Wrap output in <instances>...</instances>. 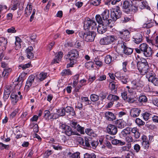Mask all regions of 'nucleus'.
I'll return each instance as SVG.
<instances>
[{"mask_svg":"<svg viewBox=\"0 0 158 158\" xmlns=\"http://www.w3.org/2000/svg\"><path fill=\"white\" fill-rule=\"evenodd\" d=\"M136 3L135 1L134 0L125 1L123 3V9L128 14H134L138 10V7L135 5Z\"/></svg>","mask_w":158,"mask_h":158,"instance_id":"1","label":"nucleus"},{"mask_svg":"<svg viewBox=\"0 0 158 158\" xmlns=\"http://www.w3.org/2000/svg\"><path fill=\"white\" fill-rule=\"evenodd\" d=\"M138 69L142 75L149 73H151L152 71L150 70L148 64L142 62H138L137 64Z\"/></svg>","mask_w":158,"mask_h":158,"instance_id":"2","label":"nucleus"},{"mask_svg":"<svg viewBox=\"0 0 158 158\" xmlns=\"http://www.w3.org/2000/svg\"><path fill=\"white\" fill-rule=\"evenodd\" d=\"M96 25L97 23L95 21L89 18L86 19L84 22V28L85 30L95 29Z\"/></svg>","mask_w":158,"mask_h":158,"instance_id":"3","label":"nucleus"},{"mask_svg":"<svg viewBox=\"0 0 158 158\" xmlns=\"http://www.w3.org/2000/svg\"><path fill=\"white\" fill-rule=\"evenodd\" d=\"M122 12L120 10V7L117 6L116 8L112 9L110 10V17L114 21H116L121 16Z\"/></svg>","mask_w":158,"mask_h":158,"instance_id":"4","label":"nucleus"},{"mask_svg":"<svg viewBox=\"0 0 158 158\" xmlns=\"http://www.w3.org/2000/svg\"><path fill=\"white\" fill-rule=\"evenodd\" d=\"M117 40V37L114 35H109L101 39L100 43L102 45H107Z\"/></svg>","mask_w":158,"mask_h":158,"instance_id":"5","label":"nucleus"},{"mask_svg":"<svg viewBox=\"0 0 158 158\" xmlns=\"http://www.w3.org/2000/svg\"><path fill=\"white\" fill-rule=\"evenodd\" d=\"M66 58L69 59L70 61L73 60L77 61V59L79 56V52L76 49L70 50L67 55Z\"/></svg>","mask_w":158,"mask_h":158,"instance_id":"6","label":"nucleus"},{"mask_svg":"<svg viewBox=\"0 0 158 158\" xmlns=\"http://www.w3.org/2000/svg\"><path fill=\"white\" fill-rule=\"evenodd\" d=\"M96 33L94 31H89L84 33V38L87 42H92L94 40Z\"/></svg>","mask_w":158,"mask_h":158,"instance_id":"7","label":"nucleus"},{"mask_svg":"<svg viewBox=\"0 0 158 158\" xmlns=\"http://www.w3.org/2000/svg\"><path fill=\"white\" fill-rule=\"evenodd\" d=\"M60 127L62 130V131L65 132V134L68 136L75 134V132L73 131L71 127L67 125L62 124Z\"/></svg>","mask_w":158,"mask_h":158,"instance_id":"8","label":"nucleus"},{"mask_svg":"<svg viewBox=\"0 0 158 158\" xmlns=\"http://www.w3.org/2000/svg\"><path fill=\"white\" fill-rule=\"evenodd\" d=\"M79 144L86 148H91L90 144L92 142V139L90 137H85L84 139L81 138L79 140Z\"/></svg>","mask_w":158,"mask_h":158,"instance_id":"9","label":"nucleus"},{"mask_svg":"<svg viewBox=\"0 0 158 158\" xmlns=\"http://www.w3.org/2000/svg\"><path fill=\"white\" fill-rule=\"evenodd\" d=\"M118 34L119 37L125 40H129L130 37V33L127 30H123L118 31Z\"/></svg>","mask_w":158,"mask_h":158,"instance_id":"10","label":"nucleus"},{"mask_svg":"<svg viewBox=\"0 0 158 158\" xmlns=\"http://www.w3.org/2000/svg\"><path fill=\"white\" fill-rule=\"evenodd\" d=\"M103 20H104V23L105 25H109L110 22V21L111 20L110 19H108L110 16L109 11L107 10H105L101 14Z\"/></svg>","mask_w":158,"mask_h":158,"instance_id":"11","label":"nucleus"},{"mask_svg":"<svg viewBox=\"0 0 158 158\" xmlns=\"http://www.w3.org/2000/svg\"><path fill=\"white\" fill-rule=\"evenodd\" d=\"M107 132L112 135H115L117 132V128L115 126L110 124L107 127Z\"/></svg>","mask_w":158,"mask_h":158,"instance_id":"12","label":"nucleus"},{"mask_svg":"<svg viewBox=\"0 0 158 158\" xmlns=\"http://www.w3.org/2000/svg\"><path fill=\"white\" fill-rule=\"evenodd\" d=\"M154 73L152 72L151 73H149L146 74V77L148 78L149 81L152 82L155 85H156L157 83V81L158 78L155 77L154 75Z\"/></svg>","mask_w":158,"mask_h":158,"instance_id":"13","label":"nucleus"},{"mask_svg":"<svg viewBox=\"0 0 158 158\" xmlns=\"http://www.w3.org/2000/svg\"><path fill=\"white\" fill-rule=\"evenodd\" d=\"M35 77L34 75H31L29 77L26 83L25 89L26 91H27L29 90V88L31 86L33 82Z\"/></svg>","mask_w":158,"mask_h":158,"instance_id":"14","label":"nucleus"},{"mask_svg":"<svg viewBox=\"0 0 158 158\" xmlns=\"http://www.w3.org/2000/svg\"><path fill=\"white\" fill-rule=\"evenodd\" d=\"M108 25H105L104 23L99 24L97 28V31L100 34H102L107 30V26Z\"/></svg>","mask_w":158,"mask_h":158,"instance_id":"15","label":"nucleus"},{"mask_svg":"<svg viewBox=\"0 0 158 158\" xmlns=\"http://www.w3.org/2000/svg\"><path fill=\"white\" fill-rule=\"evenodd\" d=\"M141 112V110L138 108L131 109L130 110V115L133 117L135 118L138 116Z\"/></svg>","mask_w":158,"mask_h":158,"instance_id":"16","label":"nucleus"},{"mask_svg":"<svg viewBox=\"0 0 158 158\" xmlns=\"http://www.w3.org/2000/svg\"><path fill=\"white\" fill-rule=\"evenodd\" d=\"M63 57V53L61 52L56 53L55 54V57L53 60L52 63L54 64L59 63L58 61H60Z\"/></svg>","mask_w":158,"mask_h":158,"instance_id":"17","label":"nucleus"},{"mask_svg":"<svg viewBox=\"0 0 158 158\" xmlns=\"http://www.w3.org/2000/svg\"><path fill=\"white\" fill-rule=\"evenodd\" d=\"M105 116L108 120L113 121L116 119L114 114L111 112H106L105 113Z\"/></svg>","mask_w":158,"mask_h":158,"instance_id":"18","label":"nucleus"},{"mask_svg":"<svg viewBox=\"0 0 158 158\" xmlns=\"http://www.w3.org/2000/svg\"><path fill=\"white\" fill-rule=\"evenodd\" d=\"M131 133L134 134L133 136L135 139H138L140 136V133L137 127H133L132 128Z\"/></svg>","mask_w":158,"mask_h":158,"instance_id":"19","label":"nucleus"},{"mask_svg":"<svg viewBox=\"0 0 158 158\" xmlns=\"http://www.w3.org/2000/svg\"><path fill=\"white\" fill-rule=\"evenodd\" d=\"M65 110V112L68 113L72 116H74L75 115V111L73 108L70 106H67L64 108Z\"/></svg>","mask_w":158,"mask_h":158,"instance_id":"20","label":"nucleus"},{"mask_svg":"<svg viewBox=\"0 0 158 158\" xmlns=\"http://www.w3.org/2000/svg\"><path fill=\"white\" fill-rule=\"evenodd\" d=\"M132 128L131 127H127L123 129L121 131V134L123 136L125 137L128 135H130L132 131Z\"/></svg>","mask_w":158,"mask_h":158,"instance_id":"21","label":"nucleus"},{"mask_svg":"<svg viewBox=\"0 0 158 158\" xmlns=\"http://www.w3.org/2000/svg\"><path fill=\"white\" fill-rule=\"evenodd\" d=\"M143 52L144 55L146 57H149L152 55V51L151 47H149Z\"/></svg>","mask_w":158,"mask_h":158,"instance_id":"22","label":"nucleus"},{"mask_svg":"<svg viewBox=\"0 0 158 158\" xmlns=\"http://www.w3.org/2000/svg\"><path fill=\"white\" fill-rule=\"evenodd\" d=\"M10 98L12 102L14 104H15L18 101V96L17 95L15 94L14 93H12L10 95Z\"/></svg>","mask_w":158,"mask_h":158,"instance_id":"23","label":"nucleus"},{"mask_svg":"<svg viewBox=\"0 0 158 158\" xmlns=\"http://www.w3.org/2000/svg\"><path fill=\"white\" fill-rule=\"evenodd\" d=\"M142 35L140 34H138L134 38V41L137 44H139L142 40Z\"/></svg>","mask_w":158,"mask_h":158,"instance_id":"24","label":"nucleus"},{"mask_svg":"<svg viewBox=\"0 0 158 158\" xmlns=\"http://www.w3.org/2000/svg\"><path fill=\"white\" fill-rule=\"evenodd\" d=\"M112 144L113 145H119L121 146H122L124 145L125 142L123 141H122L120 140H118L117 139H113L111 141Z\"/></svg>","mask_w":158,"mask_h":158,"instance_id":"25","label":"nucleus"},{"mask_svg":"<svg viewBox=\"0 0 158 158\" xmlns=\"http://www.w3.org/2000/svg\"><path fill=\"white\" fill-rule=\"evenodd\" d=\"M139 7L141 9L145 8L148 9L149 7L148 6V3L145 1L141 2L139 5Z\"/></svg>","mask_w":158,"mask_h":158,"instance_id":"26","label":"nucleus"},{"mask_svg":"<svg viewBox=\"0 0 158 158\" xmlns=\"http://www.w3.org/2000/svg\"><path fill=\"white\" fill-rule=\"evenodd\" d=\"M123 52L127 55H129L131 54L133 52V49L129 48L126 47L123 50Z\"/></svg>","mask_w":158,"mask_h":158,"instance_id":"27","label":"nucleus"},{"mask_svg":"<svg viewBox=\"0 0 158 158\" xmlns=\"http://www.w3.org/2000/svg\"><path fill=\"white\" fill-rule=\"evenodd\" d=\"M149 47L148 45L146 43H143L141 44L139 46V48L142 52L147 50V49Z\"/></svg>","mask_w":158,"mask_h":158,"instance_id":"28","label":"nucleus"},{"mask_svg":"<svg viewBox=\"0 0 158 158\" xmlns=\"http://www.w3.org/2000/svg\"><path fill=\"white\" fill-rule=\"evenodd\" d=\"M44 116L45 118H48L50 117L51 118L54 119L55 118L54 117V114L50 113V112L48 110H45L44 111Z\"/></svg>","mask_w":158,"mask_h":158,"instance_id":"29","label":"nucleus"},{"mask_svg":"<svg viewBox=\"0 0 158 158\" xmlns=\"http://www.w3.org/2000/svg\"><path fill=\"white\" fill-rule=\"evenodd\" d=\"M68 155L69 157L71 158H80V153L78 152H76L74 153H72L70 152L69 153Z\"/></svg>","mask_w":158,"mask_h":158,"instance_id":"30","label":"nucleus"},{"mask_svg":"<svg viewBox=\"0 0 158 158\" xmlns=\"http://www.w3.org/2000/svg\"><path fill=\"white\" fill-rule=\"evenodd\" d=\"M101 16H102L99 15H97L95 16L96 20L99 24H104V20L103 21V19L102 18V17Z\"/></svg>","mask_w":158,"mask_h":158,"instance_id":"31","label":"nucleus"},{"mask_svg":"<svg viewBox=\"0 0 158 158\" xmlns=\"http://www.w3.org/2000/svg\"><path fill=\"white\" fill-rule=\"evenodd\" d=\"M135 122L139 126H142L145 124V122L139 118H136Z\"/></svg>","mask_w":158,"mask_h":158,"instance_id":"32","label":"nucleus"},{"mask_svg":"<svg viewBox=\"0 0 158 158\" xmlns=\"http://www.w3.org/2000/svg\"><path fill=\"white\" fill-rule=\"evenodd\" d=\"M11 69L10 68L5 69L2 73V76L4 77L7 76L9 75V72L11 71Z\"/></svg>","mask_w":158,"mask_h":158,"instance_id":"33","label":"nucleus"},{"mask_svg":"<svg viewBox=\"0 0 158 158\" xmlns=\"http://www.w3.org/2000/svg\"><path fill=\"white\" fill-rule=\"evenodd\" d=\"M71 74V72L69 69L64 70L61 73V75L62 76L68 75Z\"/></svg>","mask_w":158,"mask_h":158,"instance_id":"34","label":"nucleus"},{"mask_svg":"<svg viewBox=\"0 0 158 158\" xmlns=\"http://www.w3.org/2000/svg\"><path fill=\"white\" fill-rule=\"evenodd\" d=\"M90 98L91 100L94 102L97 101L99 99L98 96L95 94H92Z\"/></svg>","mask_w":158,"mask_h":158,"instance_id":"35","label":"nucleus"},{"mask_svg":"<svg viewBox=\"0 0 158 158\" xmlns=\"http://www.w3.org/2000/svg\"><path fill=\"white\" fill-rule=\"evenodd\" d=\"M7 40L4 38H1L0 39V46H6Z\"/></svg>","mask_w":158,"mask_h":158,"instance_id":"36","label":"nucleus"},{"mask_svg":"<svg viewBox=\"0 0 158 158\" xmlns=\"http://www.w3.org/2000/svg\"><path fill=\"white\" fill-rule=\"evenodd\" d=\"M112 57L110 55H108L106 56L105 59V62L106 64H110L112 61Z\"/></svg>","mask_w":158,"mask_h":158,"instance_id":"37","label":"nucleus"},{"mask_svg":"<svg viewBox=\"0 0 158 158\" xmlns=\"http://www.w3.org/2000/svg\"><path fill=\"white\" fill-rule=\"evenodd\" d=\"M77 127L76 129L78 131L82 134H85L84 127H81L79 124L77 125Z\"/></svg>","mask_w":158,"mask_h":158,"instance_id":"38","label":"nucleus"},{"mask_svg":"<svg viewBox=\"0 0 158 158\" xmlns=\"http://www.w3.org/2000/svg\"><path fill=\"white\" fill-rule=\"evenodd\" d=\"M47 73H41L39 77V80L40 81H42L45 79L47 77Z\"/></svg>","mask_w":158,"mask_h":158,"instance_id":"39","label":"nucleus"},{"mask_svg":"<svg viewBox=\"0 0 158 158\" xmlns=\"http://www.w3.org/2000/svg\"><path fill=\"white\" fill-rule=\"evenodd\" d=\"M57 112L60 116H64L65 114V110H64V108L59 109L57 111Z\"/></svg>","mask_w":158,"mask_h":158,"instance_id":"40","label":"nucleus"},{"mask_svg":"<svg viewBox=\"0 0 158 158\" xmlns=\"http://www.w3.org/2000/svg\"><path fill=\"white\" fill-rule=\"evenodd\" d=\"M139 101L141 102H145L147 101V98L144 95H142L139 97Z\"/></svg>","mask_w":158,"mask_h":158,"instance_id":"41","label":"nucleus"},{"mask_svg":"<svg viewBox=\"0 0 158 158\" xmlns=\"http://www.w3.org/2000/svg\"><path fill=\"white\" fill-rule=\"evenodd\" d=\"M9 145H5L3 143L0 142V149L3 150L4 149L8 150L9 148Z\"/></svg>","mask_w":158,"mask_h":158,"instance_id":"42","label":"nucleus"},{"mask_svg":"<svg viewBox=\"0 0 158 158\" xmlns=\"http://www.w3.org/2000/svg\"><path fill=\"white\" fill-rule=\"evenodd\" d=\"M115 76L118 78L119 80L122 79L123 77L124 76L120 72H118L114 74Z\"/></svg>","mask_w":158,"mask_h":158,"instance_id":"43","label":"nucleus"},{"mask_svg":"<svg viewBox=\"0 0 158 158\" xmlns=\"http://www.w3.org/2000/svg\"><path fill=\"white\" fill-rule=\"evenodd\" d=\"M30 39L31 40V43L33 44L34 43H37V41L36 40V36L35 34H33L30 36Z\"/></svg>","mask_w":158,"mask_h":158,"instance_id":"44","label":"nucleus"},{"mask_svg":"<svg viewBox=\"0 0 158 158\" xmlns=\"http://www.w3.org/2000/svg\"><path fill=\"white\" fill-rule=\"evenodd\" d=\"M84 44L83 41H77L75 44V47L77 48H80Z\"/></svg>","mask_w":158,"mask_h":158,"instance_id":"45","label":"nucleus"},{"mask_svg":"<svg viewBox=\"0 0 158 158\" xmlns=\"http://www.w3.org/2000/svg\"><path fill=\"white\" fill-rule=\"evenodd\" d=\"M85 133L89 135H91L94 134V132L91 129L87 128L85 130Z\"/></svg>","mask_w":158,"mask_h":158,"instance_id":"46","label":"nucleus"},{"mask_svg":"<svg viewBox=\"0 0 158 158\" xmlns=\"http://www.w3.org/2000/svg\"><path fill=\"white\" fill-rule=\"evenodd\" d=\"M131 148V144H128L127 146L122 147V149L123 151H129Z\"/></svg>","mask_w":158,"mask_h":158,"instance_id":"47","label":"nucleus"},{"mask_svg":"<svg viewBox=\"0 0 158 158\" xmlns=\"http://www.w3.org/2000/svg\"><path fill=\"white\" fill-rule=\"evenodd\" d=\"M90 144L93 148H95L98 144V143L97 140H93L92 139V142H91Z\"/></svg>","mask_w":158,"mask_h":158,"instance_id":"48","label":"nucleus"},{"mask_svg":"<svg viewBox=\"0 0 158 158\" xmlns=\"http://www.w3.org/2000/svg\"><path fill=\"white\" fill-rule=\"evenodd\" d=\"M31 65V64H30L29 63H28L26 64H25L21 65L19 66V69L22 68L23 69H25L26 68L30 67Z\"/></svg>","mask_w":158,"mask_h":158,"instance_id":"49","label":"nucleus"},{"mask_svg":"<svg viewBox=\"0 0 158 158\" xmlns=\"http://www.w3.org/2000/svg\"><path fill=\"white\" fill-rule=\"evenodd\" d=\"M120 80L121 81L123 82V84H126L128 81V77L127 76H124L122 79H120Z\"/></svg>","mask_w":158,"mask_h":158,"instance_id":"50","label":"nucleus"},{"mask_svg":"<svg viewBox=\"0 0 158 158\" xmlns=\"http://www.w3.org/2000/svg\"><path fill=\"white\" fill-rule=\"evenodd\" d=\"M150 114L149 113H145L143 115V117L144 119L146 120H148L149 118Z\"/></svg>","mask_w":158,"mask_h":158,"instance_id":"51","label":"nucleus"},{"mask_svg":"<svg viewBox=\"0 0 158 158\" xmlns=\"http://www.w3.org/2000/svg\"><path fill=\"white\" fill-rule=\"evenodd\" d=\"M101 0H92V3L95 6H97L100 4Z\"/></svg>","mask_w":158,"mask_h":158,"instance_id":"52","label":"nucleus"},{"mask_svg":"<svg viewBox=\"0 0 158 158\" xmlns=\"http://www.w3.org/2000/svg\"><path fill=\"white\" fill-rule=\"evenodd\" d=\"M142 144L145 148L148 149L149 147V141L143 142L142 143Z\"/></svg>","mask_w":158,"mask_h":158,"instance_id":"53","label":"nucleus"},{"mask_svg":"<svg viewBox=\"0 0 158 158\" xmlns=\"http://www.w3.org/2000/svg\"><path fill=\"white\" fill-rule=\"evenodd\" d=\"M22 81H20L18 82L16 84V85L15 86V89H20L22 85Z\"/></svg>","mask_w":158,"mask_h":158,"instance_id":"54","label":"nucleus"},{"mask_svg":"<svg viewBox=\"0 0 158 158\" xmlns=\"http://www.w3.org/2000/svg\"><path fill=\"white\" fill-rule=\"evenodd\" d=\"M134 149L136 152H138L140 150V146L138 144H136L134 146Z\"/></svg>","mask_w":158,"mask_h":158,"instance_id":"55","label":"nucleus"},{"mask_svg":"<svg viewBox=\"0 0 158 158\" xmlns=\"http://www.w3.org/2000/svg\"><path fill=\"white\" fill-rule=\"evenodd\" d=\"M70 125L72 126V127L76 129L77 128V122H75L73 121H71L70 123Z\"/></svg>","mask_w":158,"mask_h":158,"instance_id":"56","label":"nucleus"},{"mask_svg":"<svg viewBox=\"0 0 158 158\" xmlns=\"http://www.w3.org/2000/svg\"><path fill=\"white\" fill-rule=\"evenodd\" d=\"M126 101H127L129 103H132L135 101V99L133 98L130 97H127V99Z\"/></svg>","mask_w":158,"mask_h":158,"instance_id":"57","label":"nucleus"},{"mask_svg":"<svg viewBox=\"0 0 158 158\" xmlns=\"http://www.w3.org/2000/svg\"><path fill=\"white\" fill-rule=\"evenodd\" d=\"M126 140L127 142L131 143L133 141V138L131 136L129 135L126 137Z\"/></svg>","mask_w":158,"mask_h":158,"instance_id":"58","label":"nucleus"},{"mask_svg":"<svg viewBox=\"0 0 158 158\" xmlns=\"http://www.w3.org/2000/svg\"><path fill=\"white\" fill-rule=\"evenodd\" d=\"M152 102L155 106H158V98H154L152 99Z\"/></svg>","mask_w":158,"mask_h":158,"instance_id":"59","label":"nucleus"},{"mask_svg":"<svg viewBox=\"0 0 158 158\" xmlns=\"http://www.w3.org/2000/svg\"><path fill=\"white\" fill-rule=\"evenodd\" d=\"M127 93L126 92H124L121 93L122 98L125 101H126L128 97L127 96Z\"/></svg>","mask_w":158,"mask_h":158,"instance_id":"60","label":"nucleus"},{"mask_svg":"<svg viewBox=\"0 0 158 158\" xmlns=\"http://www.w3.org/2000/svg\"><path fill=\"white\" fill-rule=\"evenodd\" d=\"M31 11L28 9L27 7L25 9V14L26 16H28L31 14Z\"/></svg>","mask_w":158,"mask_h":158,"instance_id":"61","label":"nucleus"},{"mask_svg":"<svg viewBox=\"0 0 158 158\" xmlns=\"http://www.w3.org/2000/svg\"><path fill=\"white\" fill-rule=\"evenodd\" d=\"M32 50L33 47L32 46L29 47L25 51L27 55L28 54V53L32 52Z\"/></svg>","mask_w":158,"mask_h":158,"instance_id":"62","label":"nucleus"},{"mask_svg":"<svg viewBox=\"0 0 158 158\" xmlns=\"http://www.w3.org/2000/svg\"><path fill=\"white\" fill-rule=\"evenodd\" d=\"M18 113V110H15L12 112L10 114V117L11 118H13Z\"/></svg>","mask_w":158,"mask_h":158,"instance_id":"63","label":"nucleus"},{"mask_svg":"<svg viewBox=\"0 0 158 158\" xmlns=\"http://www.w3.org/2000/svg\"><path fill=\"white\" fill-rule=\"evenodd\" d=\"M7 32L10 33H15L16 32V31L14 27H12L7 30Z\"/></svg>","mask_w":158,"mask_h":158,"instance_id":"64","label":"nucleus"}]
</instances>
